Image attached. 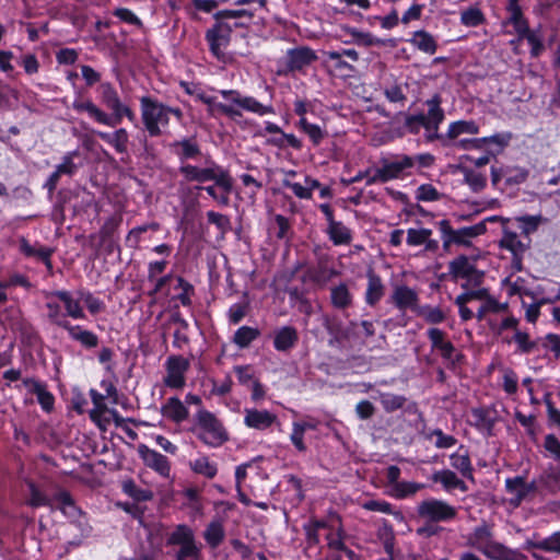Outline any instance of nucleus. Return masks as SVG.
<instances>
[{
  "mask_svg": "<svg viewBox=\"0 0 560 560\" xmlns=\"http://www.w3.org/2000/svg\"><path fill=\"white\" fill-rule=\"evenodd\" d=\"M48 317L50 320L63 328H69L68 316L70 315V295L68 292H57L48 298Z\"/></svg>",
  "mask_w": 560,
  "mask_h": 560,
  "instance_id": "obj_14",
  "label": "nucleus"
},
{
  "mask_svg": "<svg viewBox=\"0 0 560 560\" xmlns=\"http://www.w3.org/2000/svg\"><path fill=\"white\" fill-rule=\"evenodd\" d=\"M330 299L332 305L337 308H346L352 302V298L348 290V287L343 283L331 288Z\"/></svg>",
  "mask_w": 560,
  "mask_h": 560,
  "instance_id": "obj_44",
  "label": "nucleus"
},
{
  "mask_svg": "<svg viewBox=\"0 0 560 560\" xmlns=\"http://www.w3.org/2000/svg\"><path fill=\"white\" fill-rule=\"evenodd\" d=\"M485 20L483 13L477 7H470L460 14V21L465 26H478Z\"/></svg>",
  "mask_w": 560,
  "mask_h": 560,
  "instance_id": "obj_51",
  "label": "nucleus"
},
{
  "mask_svg": "<svg viewBox=\"0 0 560 560\" xmlns=\"http://www.w3.org/2000/svg\"><path fill=\"white\" fill-rule=\"evenodd\" d=\"M439 229L442 234L443 247L448 249L451 245L469 246L471 240L486 232V222H479L471 226L454 230L450 221L442 220L439 222Z\"/></svg>",
  "mask_w": 560,
  "mask_h": 560,
  "instance_id": "obj_5",
  "label": "nucleus"
},
{
  "mask_svg": "<svg viewBox=\"0 0 560 560\" xmlns=\"http://www.w3.org/2000/svg\"><path fill=\"white\" fill-rule=\"evenodd\" d=\"M140 103L142 120L149 135L151 137L161 135V127L168 125L171 107L148 96H143Z\"/></svg>",
  "mask_w": 560,
  "mask_h": 560,
  "instance_id": "obj_4",
  "label": "nucleus"
},
{
  "mask_svg": "<svg viewBox=\"0 0 560 560\" xmlns=\"http://www.w3.org/2000/svg\"><path fill=\"white\" fill-rule=\"evenodd\" d=\"M428 337L433 350H438L445 360L454 361L456 350L453 343L446 339L444 331L439 328H430Z\"/></svg>",
  "mask_w": 560,
  "mask_h": 560,
  "instance_id": "obj_22",
  "label": "nucleus"
},
{
  "mask_svg": "<svg viewBox=\"0 0 560 560\" xmlns=\"http://www.w3.org/2000/svg\"><path fill=\"white\" fill-rule=\"evenodd\" d=\"M217 187H218L217 185L207 186V187H203L202 189H205L208 192V195L211 196L219 205L228 206L230 203V192L232 191V188H233L232 178L230 177V187L228 190L220 189L221 192H218Z\"/></svg>",
  "mask_w": 560,
  "mask_h": 560,
  "instance_id": "obj_55",
  "label": "nucleus"
},
{
  "mask_svg": "<svg viewBox=\"0 0 560 560\" xmlns=\"http://www.w3.org/2000/svg\"><path fill=\"white\" fill-rule=\"evenodd\" d=\"M442 195L435 187L430 184H423L418 187L416 198L419 201H436L440 200Z\"/></svg>",
  "mask_w": 560,
  "mask_h": 560,
  "instance_id": "obj_56",
  "label": "nucleus"
},
{
  "mask_svg": "<svg viewBox=\"0 0 560 560\" xmlns=\"http://www.w3.org/2000/svg\"><path fill=\"white\" fill-rule=\"evenodd\" d=\"M122 490L125 493L137 501H148L153 498V494L150 490L138 488L132 480L125 481L122 483Z\"/></svg>",
  "mask_w": 560,
  "mask_h": 560,
  "instance_id": "obj_50",
  "label": "nucleus"
},
{
  "mask_svg": "<svg viewBox=\"0 0 560 560\" xmlns=\"http://www.w3.org/2000/svg\"><path fill=\"white\" fill-rule=\"evenodd\" d=\"M545 220L541 215H524L515 219L522 235L529 242V235L537 231Z\"/></svg>",
  "mask_w": 560,
  "mask_h": 560,
  "instance_id": "obj_42",
  "label": "nucleus"
},
{
  "mask_svg": "<svg viewBox=\"0 0 560 560\" xmlns=\"http://www.w3.org/2000/svg\"><path fill=\"white\" fill-rule=\"evenodd\" d=\"M20 250L26 257H34L50 267L51 250L49 248L38 246L37 244L32 245L25 237H22L20 240Z\"/></svg>",
  "mask_w": 560,
  "mask_h": 560,
  "instance_id": "obj_30",
  "label": "nucleus"
},
{
  "mask_svg": "<svg viewBox=\"0 0 560 560\" xmlns=\"http://www.w3.org/2000/svg\"><path fill=\"white\" fill-rule=\"evenodd\" d=\"M377 535H378V538L383 541L385 550L388 553H392L393 549H394V539H395L394 532H393L392 527L387 524H384L382 527H380Z\"/></svg>",
  "mask_w": 560,
  "mask_h": 560,
  "instance_id": "obj_63",
  "label": "nucleus"
},
{
  "mask_svg": "<svg viewBox=\"0 0 560 560\" xmlns=\"http://www.w3.org/2000/svg\"><path fill=\"white\" fill-rule=\"evenodd\" d=\"M505 488L506 491L512 495L510 499V503L514 506L520 505L532 489L525 482V479L523 477H514L506 479Z\"/></svg>",
  "mask_w": 560,
  "mask_h": 560,
  "instance_id": "obj_26",
  "label": "nucleus"
},
{
  "mask_svg": "<svg viewBox=\"0 0 560 560\" xmlns=\"http://www.w3.org/2000/svg\"><path fill=\"white\" fill-rule=\"evenodd\" d=\"M208 221L214 224L221 232H226L230 229V219L221 213L209 211L207 212Z\"/></svg>",
  "mask_w": 560,
  "mask_h": 560,
  "instance_id": "obj_64",
  "label": "nucleus"
},
{
  "mask_svg": "<svg viewBox=\"0 0 560 560\" xmlns=\"http://www.w3.org/2000/svg\"><path fill=\"white\" fill-rule=\"evenodd\" d=\"M165 417L179 423L188 418V410L185 405L177 398L171 397L162 408Z\"/></svg>",
  "mask_w": 560,
  "mask_h": 560,
  "instance_id": "obj_31",
  "label": "nucleus"
},
{
  "mask_svg": "<svg viewBox=\"0 0 560 560\" xmlns=\"http://www.w3.org/2000/svg\"><path fill=\"white\" fill-rule=\"evenodd\" d=\"M503 285L510 295H523L528 293L525 279L517 277L515 280L506 278Z\"/></svg>",
  "mask_w": 560,
  "mask_h": 560,
  "instance_id": "obj_54",
  "label": "nucleus"
},
{
  "mask_svg": "<svg viewBox=\"0 0 560 560\" xmlns=\"http://www.w3.org/2000/svg\"><path fill=\"white\" fill-rule=\"evenodd\" d=\"M179 171L188 182L205 183L213 180L219 189L228 190L230 187L229 173L217 165L212 167L201 168L198 166L187 164L183 165Z\"/></svg>",
  "mask_w": 560,
  "mask_h": 560,
  "instance_id": "obj_9",
  "label": "nucleus"
},
{
  "mask_svg": "<svg viewBox=\"0 0 560 560\" xmlns=\"http://www.w3.org/2000/svg\"><path fill=\"white\" fill-rule=\"evenodd\" d=\"M72 339L78 341L83 348L91 350L98 346V337L80 326L72 327Z\"/></svg>",
  "mask_w": 560,
  "mask_h": 560,
  "instance_id": "obj_41",
  "label": "nucleus"
},
{
  "mask_svg": "<svg viewBox=\"0 0 560 560\" xmlns=\"http://www.w3.org/2000/svg\"><path fill=\"white\" fill-rule=\"evenodd\" d=\"M167 545L178 546L176 560H201V550L197 546L192 530L186 525H178L168 535Z\"/></svg>",
  "mask_w": 560,
  "mask_h": 560,
  "instance_id": "obj_6",
  "label": "nucleus"
},
{
  "mask_svg": "<svg viewBox=\"0 0 560 560\" xmlns=\"http://www.w3.org/2000/svg\"><path fill=\"white\" fill-rule=\"evenodd\" d=\"M307 428L308 425L306 423H293L291 441L300 452H304L306 450L305 444L303 442V438L304 432Z\"/></svg>",
  "mask_w": 560,
  "mask_h": 560,
  "instance_id": "obj_58",
  "label": "nucleus"
},
{
  "mask_svg": "<svg viewBox=\"0 0 560 560\" xmlns=\"http://www.w3.org/2000/svg\"><path fill=\"white\" fill-rule=\"evenodd\" d=\"M537 546L539 547V550L546 552H556L560 555V530L541 539V542Z\"/></svg>",
  "mask_w": 560,
  "mask_h": 560,
  "instance_id": "obj_57",
  "label": "nucleus"
},
{
  "mask_svg": "<svg viewBox=\"0 0 560 560\" xmlns=\"http://www.w3.org/2000/svg\"><path fill=\"white\" fill-rule=\"evenodd\" d=\"M390 299L395 306L401 311L410 308L416 312L419 307L418 293L404 284L395 285Z\"/></svg>",
  "mask_w": 560,
  "mask_h": 560,
  "instance_id": "obj_20",
  "label": "nucleus"
},
{
  "mask_svg": "<svg viewBox=\"0 0 560 560\" xmlns=\"http://www.w3.org/2000/svg\"><path fill=\"white\" fill-rule=\"evenodd\" d=\"M450 459L452 467L458 470L463 477H466L470 480L474 479L471 462L466 451H458L452 454Z\"/></svg>",
  "mask_w": 560,
  "mask_h": 560,
  "instance_id": "obj_38",
  "label": "nucleus"
},
{
  "mask_svg": "<svg viewBox=\"0 0 560 560\" xmlns=\"http://www.w3.org/2000/svg\"><path fill=\"white\" fill-rule=\"evenodd\" d=\"M296 173L294 171H288L284 174V178L282 180V185L292 190V192L301 199H310L312 197V191L315 188L319 187L318 180L305 176L303 183L292 182L291 177L295 176Z\"/></svg>",
  "mask_w": 560,
  "mask_h": 560,
  "instance_id": "obj_19",
  "label": "nucleus"
},
{
  "mask_svg": "<svg viewBox=\"0 0 560 560\" xmlns=\"http://www.w3.org/2000/svg\"><path fill=\"white\" fill-rule=\"evenodd\" d=\"M478 131L479 128L474 121H456L450 126L447 136L451 139H456L463 133L476 135Z\"/></svg>",
  "mask_w": 560,
  "mask_h": 560,
  "instance_id": "obj_49",
  "label": "nucleus"
},
{
  "mask_svg": "<svg viewBox=\"0 0 560 560\" xmlns=\"http://www.w3.org/2000/svg\"><path fill=\"white\" fill-rule=\"evenodd\" d=\"M98 137L106 141L108 144L113 145L117 152L126 153L127 144L129 140V136L126 129L120 128L112 133L108 132H98Z\"/></svg>",
  "mask_w": 560,
  "mask_h": 560,
  "instance_id": "obj_35",
  "label": "nucleus"
},
{
  "mask_svg": "<svg viewBox=\"0 0 560 560\" xmlns=\"http://www.w3.org/2000/svg\"><path fill=\"white\" fill-rule=\"evenodd\" d=\"M424 485L412 481H400L396 487L390 490V494L397 499H405L415 495L418 491L422 490Z\"/></svg>",
  "mask_w": 560,
  "mask_h": 560,
  "instance_id": "obj_45",
  "label": "nucleus"
},
{
  "mask_svg": "<svg viewBox=\"0 0 560 560\" xmlns=\"http://www.w3.org/2000/svg\"><path fill=\"white\" fill-rule=\"evenodd\" d=\"M432 235L429 229H409L407 231V244L410 246L423 245Z\"/></svg>",
  "mask_w": 560,
  "mask_h": 560,
  "instance_id": "obj_53",
  "label": "nucleus"
},
{
  "mask_svg": "<svg viewBox=\"0 0 560 560\" xmlns=\"http://www.w3.org/2000/svg\"><path fill=\"white\" fill-rule=\"evenodd\" d=\"M31 393L36 395L38 402L44 410L50 411L54 407V396L46 389V386L35 380L24 381Z\"/></svg>",
  "mask_w": 560,
  "mask_h": 560,
  "instance_id": "obj_29",
  "label": "nucleus"
},
{
  "mask_svg": "<svg viewBox=\"0 0 560 560\" xmlns=\"http://www.w3.org/2000/svg\"><path fill=\"white\" fill-rule=\"evenodd\" d=\"M73 107L78 112H85L91 118L95 119L100 124L106 126H108V124H112L109 115L102 110L90 100L74 102Z\"/></svg>",
  "mask_w": 560,
  "mask_h": 560,
  "instance_id": "obj_32",
  "label": "nucleus"
},
{
  "mask_svg": "<svg viewBox=\"0 0 560 560\" xmlns=\"http://www.w3.org/2000/svg\"><path fill=\"white\" fill-rule=\"evenodd\" d=\"M259 336L260 331L257 328L242 326L235 331L233 341L238 348L243 349L247 348Z\"/></svg>",
  "mask_w": 560,
  "mask_h": 560,
  "instance_id": "obj_40",
  "label": "nucleus"
},
{
  "mask_svg": "<svg viewBox=\"0 0 560 560\" xmlns=\"http://www.w3.org/2000/svg\"><path fill=\"white\" fill-rule=\"evenodd\" d=\"M299 125L315 145H318L327 136L320 126L308 122L306 118H300Z\"/></svg>",
  "mask_w": 560,
  "mask_h": 560,
  "instance_id": "obj_47",
  "label": "nucleus"
},
{
  "mask_svg": "<svg viewBox=\"0 0 560 560\" xmlns=\"http://www.w3.org/2000/svg\"><path fill=\"white\" fill-rule=\"evenodd\" d=\"M163 383L173 389H182L186 385V373L190 368L188 359L182 355H170L165 361Z\"/></svg>",
  "mask_w": 560,
  "mask_h": 560,
  "instance_id": "obj_12",
  "label": "nucleus"
},
{
  "mask_svg": "<svg viewBox=\"0 0 560 560\" xmlns=\"http://www.w3.org/2000/svg\"><path fill=\"white\" fill-rule=\"evenodd\" d=\"M327 233L335 245H348L352 241L351 231L339 221L331 222L328 225Z\"/></svg>",
  "mask_w": 560,
  "mask_h": 560,
  "instance_id": "obj_34",
  "label": "nucleus"
},
{
  "mask_svg": "<svg viewBox=\"0 0 560 560\" xmlns=\"http://www.w3.org/2000/svg\"><path fill=\"white\" fill-rule=\"evenodd\" d=\"M190 468L196 474L202 475L209 479H212L218 472L217 464L211 462L207 456H200L190 462Z\"/></svg>",
  "mask_w": 560,
  "mask_h": 560,
  "instance_id": "obj_43",
  "label": "nucleus"
},
{
  "mask_svg": "<svg viewBox=\"0 0 560 560\" xmlns=\"http://www.w3.org/2000/svg\"><path fill=\"white\" fill-rule=\"evenodd\" d=\"M440 98L438 96H434L433 98L429 100L427 102L429 109L428 114L424 115V118L427 119V124H429V127L432 130V133L427 135L428 140H433L438 137L436 131L439 128V125L444 119V113L440 107Z\"/></svg>",
  "mask_w": 560,
  "mask_h": 560,
  "instance_id": "obj_25",
  "label": "nucleus"
},
{
  "mask_svg": "<svg viewBox=\"0 0 560 560\" xmlns=\"http://www.w3.org/2000/svg\"><path fill=\"white\" fill-rule=\"evenodd\" d=\"M409 42L416 48L429 55H433L438 48L434 37L425 31L415 32Z\"/></svg>",
  "mask_w": 560,
  "mask_h": 560,
  "instance_id": "obj_36",
  "label": "nucleus"
},
{
  "mask_svg": "<svg viewBox=\"0 0 560 560\" xmlns=\"http://www.w3.org/2000/svg\"><path fill=\"white\" fill-rule=\"evenodd\" d=\"M61 173H70V158L66 156L65 162L49 176L46 187L49 191H52L58 183Z\"/></svg>",
  "mask_w": 560,
  "mask_h": 560,
  "instance_id": "obj_60",
  "label": "nucleus"
},
{
  "mask_svg": "<svg viewBox=\"0 0 560 560\" xmlns=\"http://www.w3.org/2000/svg\"><path fill=\"white\" fill-rule=\"evenodd\" d=\"M92 533V527L84 513L72 505V545L81 544Z\"/></svg>",
  "mask_w": 560,
  "mask_h": 560,
  "instance_id": "obj_23",
  "label": "nucleus"
},
{
  "mask_svg": "<svg viewBox=\"0 0 560 560\" xmlns=\"http://www.w3.org/2000/svg\"><path fill=\"white\" fill-rule=\"evenodd\" d=\"M80 73H72V78L81 77L88 86H93L95 83L101 81V73L94 70L92 67L86 65H79L77 67Z\"/></svg>",
  "mask_w": 560,
  "mask_h": 560,
  "instance_id": "obj_52",
  "label": "nucleus"
},
{
  "mask_svg": "<svg viewBox=\"0 0 560 560\" xmlns=\"http://www.w3.org/2000/svg\"><path fill=\"white\" fill-rule=\"evenodd\" d=\"M235 4L249 5L250 8L224 10L217 14V20L231 25V31L236 27H247L256 10L266 5V0H237Z\"/></svg>",
  "mask_w": 560,
  "mask_h": 560,
  "instance_id": "obj_8",
  "label": "nucleus"
},
{
  "mask_svg": "<svg viewBox=\"0 0 560 560\" xmlns=\"http://www.w3.org/2000/svg\"><path fill=\"white\" fill-rule=\"evenodd\" d=\"M417 514L428 523H445L456 518L457 509L444 500L430 498L417 505Z\"/></svg>",
  "mask_w": 560,
  "mask_h": 560,
  "instance_id": "obj_7",
  "label": "nucleus"
},
{
  "mask_svg": "<svg viewBox=\"0 0 560 560\" xmlns=\"http://www.w3.org/2000/svg\"><path fill=\"white\" fill-rule=\"evenodd\" d=\"M316 59L315 52L308 47H298L287 52L285 66L289 71L302 70Z\"/></svg>",
  "mask_w": 560,
  "mask_h": 560,
  "instance_id": "obj_21",
  "label": "nucleus"
},
{
  "mask_svg": "<svg viewBox=\"0 0 560 560\" xmlns=\"http://www.w3.org/2000/svg\"><path fill=\"white\" fill-rule=\"evenodd\" d=\"M100 93L102 103L112 110V115H109L112 124H108L109 127L120 124L124 117L131 121L135 119L133 112L121 102L117 91L110 83H102Z\"/></svg>",
  "mask_w": 560,
  "mask_h": 560,
  "instance_id": "obj_10",
  "label": "nucleus"
},
{
  "mask_svg": "<svg viewBox=\"0 0 560 560\" xmlns=\"http://www.w3.org/2000/svg\"><path fill=\"white\" fill-rule=\"evenodd\" d=\"M464 180L471 188V190L478 192L481 191L487 185V177L468 167L463 168Z\"/></svg>",
  "mask_w": 560,
  "mask_h": 560,
  "instance_id": "obj_46",
  "label": "nucleus"
},
{
  "mask_svg": "<svg viewBox=\"0 0 560 560\" xmlns=\"http://www.w3.org/2000/svg\"><path fill=\"white\" fill-rule=\"evenodd\" d=\"M406 126L413 133L419 132L421 127L427 130L428 135L432 133V130L429 127V124H427V119L424 118V114L408 117L406 120Z\"/></svg>",
  "mask_w": 560,
  "mask_h": 560,
  "instance_id": "obj_59",
  "label": "nucleus"
},
{
  "mask_svg": "<svg viewBox=\"0 0 560 560\" xmlns=\"http://www.w3.org/2000/svg\"><path fill=\"white\" fill-rule=\"evenodd\" d=\"M221 94L224 98L244 110L258 115L271 114L273 112L271 106L264 105L252 96H243L237 91L223 90Z\"/></svg>",
  "mask_w": 560,
  "mask_h": 560,
  "instance_id": "obj_17",
  "label": "nucleus"
},
{
  "mask_svg": "<svg viewBox=\"0 0 560 560\" xmlns=\"http://www.w3.org/2000/svg\"><path fill=\"white\" fill-rule=\"evenodd\" d=\"M299 341L298 330L292 326H283L275 331L273 346L277 351L288 352Z\"/></svg>",
  "mask_w": 560,
  "mask_h": 560,
  "instance_id": "obj_24",
  "label": "nucleus"
},
{
  "mask_svg": "<svg viewBox=\"0 0 560 560\" xmlns=\"http://www.w3.org/2000/svg\"><path fill=\"white\" fill-rule=\"evenodd\" d=\"M176 145L180 149L179 155L182 159H191L200 153L199 147L191 140H183Z\"/></svg>",
  "mask_w": 560,
  "mask_h": 560,
  "instance_id": "obj_61",
  "label": "nucleus"
},
{
  "mask_svg": "<svg viewBox=\"0 0 560 560\" xmlns=\"http://www.w3.org/2000/svg\"><path fill=\"white\" fill-rule=\"evenodd\" d=\"M415 167V160L410 155L397 154L392 158L382 159L380 166L368 173L370 184H384L411 175Z\"/></svg>",
  "mask_w": 560,
  "mask_h": 560,
  "instance_id": "obj_2",
  "label": "nucleus"
},
{
  "mask_svg": "<svg viewBox=\"0 0 560 560\" xmlns=\"http://www.w3.org/2000/svg\"><path fill=\"white\" fill-rule=\"evenodd\" d=\"M231 25L221 23L218 20L215 26L207 32L206 38L210 45V49L215 57L223 59L225 48L230 43Z\"/></svg>",
  "mask_w": 560,
  "mask_h": 560,
  "instance_id": "obj_15",
  "label": "nucleus"
},
{
  "mask_svg": "<svg viewBox=\"0 0 560 560\" xmlns=\"http://www.w3.org/2000/svg\"><path fill=\"white\" fill-rule=\"evenodd\" d=\"M432 480L434 482H440L445 491H452L454 489H459L462 492L467 491V486L465 482L459 479L456 474L450 469H443L435 471L432 475Z\"/></svg>",
  "mask_w": 560,
  "mask_h": 560,
  "instance_id": "obj_27",
  "label": "nucleus"
},
{
  "mask_svg": "<svg viewBox=\"0 0 560 560\" xmlns=\"http://www.w3.org/2000/svg\"><path fill=\"white\" fill-rule=\"evenodd\" d=\"M30 497L26 503L32 508L50 506L51 509H59L66 513V509L70 506V493L67 491H59L52 497L44 494L33 481L26 482Z\"/></svg>",
  "mask_w": 560,
  "mask_h": 560,
  "instance_id": "obj_13",
  "label": "nucleus"
},
{
  "mask_svg": "<svg viewBox=\"0 0 560 560\" xmlns=\"http://www.w3.org/2000/svg\"><path fill=\"white\" fill-rule=\"evenodd\" d=\"M225 532L221 521H212L203 532V538L211 548H217L224 539Z\"/></svg>",
  "mask_w": 560,
  "mask_h": 560,
  "instance_id": "obj_37",
  "label": "nucleus"
},
{
  "mask_svg": "<svg viewBox=\"0 0 560 560\" xmlns=\"http://www.w3.org/2000/svg\"><path fill=\"white\" fill-rule=\"evenodd\" d=\"M416 312L429 324H440L444 322L446 317L440 307H433L430 305L419 306Z\"/></svg>",
  "mask_w": 560,
  "mask_h": 560,
  "instance_id": "obj_48",
  "label": "nucleus"
},
{
  "mask_svg": "<svg viewBox=\"0 0 560 560\" xmlns=\"http://www.w3.org/2000/svg\"><path fill=\"white\" fill-rule=\"evenodd\" d=\"M194 431L200 441L211 447H219L229 439L223 424L213 413L206 409H200L197 412Z\"/></svg>",
  "mask_w": 560,
  "mask_h": 560,
  "instance_id": "obj_3",
  "label": "nucleus"
},
{
  "mask_svg": "<svg viewBox=\"0 0 560 560\" xmlns=\"http://www.w3.org/2000/svg\"><path fill=\"white\" fill-rule=\"evenodd\" d=\"M377 399L381 401L384 410L386 412H394L400 408H402L407 401V398L402 395H397L394 393H383L376 392Z\"/></svg>",
  "mask_w": 560,
  "mask_h": 560,
  "instance_id": "obj_39",
  "label": "nucleus"
},
{
  "mask_svg": "<svg viewBox=\"0 0 560 560\" xmlns=\"http://www.w3.org/2000/svg\"><path fill=\"white\" fill-rule=\"evenodd\" d=\"M276 423H278V417L269 410L257 408L244 409V424L247 428L264 431Z\"/></svg>",
  "mask_w": 560,
  "mask_h": 560,
  "instance_id": "obj_16",
  "label": "nucleus"
},
{
  "mask_svg": "<svg viewBox=\"0 0 560 560\" xmlns=\"http://www.w3.org/2000/svg\"><path fill=\"white\" fill-rule=\"evenodd\" d=\"M448 271L453 280L464 279L466 281L462 284L463 289L479 285L483 278V272L477 270L466 256H458L450 261Z\"/></svg>",
  "mask_w": 560,
  "mask_h": 560,
  "instance_id": "obj_11",
  "label": "nucleus"
},
{
  "mask_svg": "<svg viewBox=\"0 0 560 560\" xmlns=\"http://www.w3.org/2000/svg\"><path fill=\"white\" fill-rule=\"evenodd\" d=\"M500 243L503 248L512 252L514 256L524 254L529 246L528 241L524 242L516 232L511 231L509 228H504Z\"/></svg>",
  "mask_w": 560,
  "mask_h": 560,
  "instance_id": "obj_28",
  "label": "nucleus"
},
{
  "mask_svg": "<svg viewBox=\"0 0 560 560\" xmlns=\"http://www.w3.org/2000/svg\"><path fill=\"white\" fill-rule=\"evenodd\" d=\"M384 295L382 279L373 272L368 273V288L365 301L369 305H375Z\"/></svg>",
  "mask_w": 560,
  "mask_h": 560,
  "instance_id": "obj_33",
  "label": "nucleus"
},
{
  "mask_svg": "<svg viewBox=\"0 0 560 560\" xmlns=\"http://www.w3.org/2000/svg\"><path fill=\"white\" fill-rule=\"evenodd\" d=\"M466 545L478 550L490 560H527V557L517 549L494 539L492 526L482 523L476 526L466 537Z\"/></svg>",
  "mask_w": 560,
  "mask_h": 560,
  "instance_id": "obj_1",
  "label": "nucleus"
},
{
  "mask_svg": "<svg viewBox=\"0 0 560 560\" xmlns=\"http://www.w3.org/2000/svg\"><path fill=\"white\" fill-rule=\"evenodd\" d=\"M238 382L244 386H250L257 378L254 376V372L248 365H240L234 369Z\"/></svg>",
  "mask_w": 560,
  "mask_h": 560,
  "instance_id": "obj_62",
  "label": "nucleus"
},
{
  "mask_svg": "<svg viewBox=\"0 0 560 560\" xmlns=\"http://www.w3.org/2000/svg\"><path fill=\"white\" fill-rule=\"evenodd\" d=\"M137 451L145 466L153 469L162 477L170 476L171 465L168 459L164 455L158 453L154 450L149 448L144 444L138 445Z\"/></svg>",
  "mask_w": 560,
  "mask_h": 560,
  "instance_id": "obj_18",
  "label": "nucleus"
}]
</instances>
